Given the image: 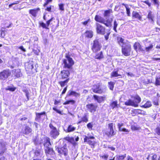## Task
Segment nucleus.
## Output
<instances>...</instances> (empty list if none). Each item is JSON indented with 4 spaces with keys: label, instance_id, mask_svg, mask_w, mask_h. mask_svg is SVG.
<instances>
[{
    "label": "nucleus",
    "instance_id": "f257e3e1",
    "mask_svg": "<svg viewBox=\"0 0 160 160\" xmlns=\"http://www.w3.org/2000/svg\"><path fill=\"white\" fill-rule=\"evenodd\" d=\"M42 142H40V144L43 143L45 152L47 156L48 154L53 155L54 152L52 148L51 147V144L50 138L47 137H45L42 138Z\"/></svg>",
    "mask_w": 160,
    "mask_h": 160
},
{
    "label": "nucleus",
    "instance_id": "f03ea898",
    "mask_svg": "<svg viewBox=\"0 0 160 160\" xmlns=\"http://www.w3.org/2000/svg\"><path fill=\"white\" fill-rule=\"evenodd\" d=\"M95 20L97 22L103 23L107 27H110L112 26V18H106L105 19L101 16L96 15L95 17Z\"/></svg>",
    "mask_w": 160,
    "mask_h": 160
},
{
    "label": "nucleus",
    "instance_id": "7ed1b4c3",
    "mask_svg": "<svg viewBox=\"0 0 160 160\" xmlns=\"http://www.w3.org/2000/svg\"><path fill=\"white\" fill-rule=\"evenodd\" d=\"M50 128V137L54 139H56L60 134V131L55 127L53 123H51L49 125Z\"/></svg>",
    "mask_w": 160,
    "mask_h": 160
},
{
    "label": "nucleus",
    "instance_id": "20e7f679",
    "mask_svg": "<svg viewBox=\"0 0 160 160\" xmlns=\"http://www.w3.org/2000/svg\"><path fill=\"white\" fill-rule=\"evenodd\" d=\"M63 66L64 68L68 69H72L73 65L74 64V62L69 56L67 55L66 58L63 60Z\"/></svg>",
    "mask_w": 160,
    "mask_h": 160
},
{
    "label": "nucleus",
    "instance_id": "39448f33",
    "mask_svg": "<svg viewBox=\"0 0 160 160\" xmlns=\"http://www.w3.org/2000/svg\"><path fill=\"white\" fill-rule=\"evenodd\" d=\"M122 53L125 56H128L130 55L131 46L129 42L126 41L125 44L122 45Z\"/></svg>",
    "mask_w": 160,
    "mask_h": 160
},
{
    "label": "nucleus",
    "instance_id": "423d86ee",
    "mask_svg": "<svg viewBox=\"0 0 160 160\" xmlns=\"http://www.w3.org/2000/svg\"><path fill=\"white\" fill-rule=\"evenodd\" d=\"M141 102V98L138 95L135 96L134 99L132 100L129 99L125 102V104L127 106H131L134 107L138 106V104Z\"/></svg>",
    "mask_w": 160,
    "mask_h": 160
},
{
    "label": "nucleus",
    "instance_id": "0eeeda50",
    "mask_svg": "<svg viewBox=\"0 0 160 160\" xmlns=\"http://www.w3.org/2000/svg\"><path fill=\"white\" fill-rule=\"evenodd\" d=\"M104 133L107 136L111 137L115 134L113 129V123L108 124V128L104 131Z\"/></svg>",
    "mask_w": 160,
    "mask_h": 160
},
{
    "label": "nucleus",
    "instance_id": "6e6552de",
    "mask_svg": "<svg viewBox=\"0 0 160 160\" xmlns=\"http://www.w3.org/2000/svg\"><path fill=\"white\" fill-rule=\"evenodd\" d=\"M92 45L91 49L93 52L99 51L102 47L101 43L97 40H94Z\"/></svg>",
    "mask_w": 160,
    "mask_h": 160
},
{
    "label": "nucleus",
    "instance_id": "1a4fd4ad",
    "mask_svg": "<svg viewBox=\"0 0 160 160\" xmlns=\"http://www.w3.org/2000/svg\"><path fill=\"white\" fill-rule=\"evenodd\" d=\"M56 150L58 152L59 154L63 155L65 156L68 154V150L67 148L66 144H64L62 147L60 146L56 147Z\"/></svg>",
    "mask_w": 160,
    "mask_h": 160
},
{
    "label": "nucleus",
    "instance_id": "9d476101",
    "mask_svg": "<svg viewBox=\"0 0 160 160\" xmlns=\"http://www.w3.org/2000/svg\"><path fill=\"white\" fill-rule=\"evenodd\" d=\"M11 72L9 69L3 70L0 72V79L5 80L10 75Z\"/></svg>",
    "mask_w": 160,
    "mask_h": 160
},
{
    "label": "nucleus",
    "instance_id": "9b49d317",
    "mask_svg": "<svg viewBox=\"0 0 160 160\" xmlns=\"http://www.w3.org/2000/svg\"><path fill=\"white\" fill-rule=\"evenodd\" d=\"M96 30L97 33L104 35L105 33V28L100 24L96 22L95 24Z\"/></svg>",
    "mask_w": 160,
    "mask_h": 160
},
{
    "label": "nucleus",
    "instance_id": "f8f14e48",
    "mask_svg": "<svg viewBox=\"0 0 160 160\" xmlns=\"http://www.w3.org/2000/svg\"><path fill=\"white\" fill-rule=\"evenodd\" d=\"M93 92L96 93L101 94L103 92V90L102 89L100 86L99 85H94L92 88Z\"/></svg>",
    "mask_w": 160,
    "mask_h": 160
},
{
    "label": "nucleus",
    "instance_id": "ddd939ff",
    "mask_svg": "<svg viewBox=\"0 0 160 160\" xmlns=\"http://www.w3.org/2000/svg\"><path fill=\"white\" fill-rule=\"evenodd\" d=\"M32 131L31 128L26 125L22 130L21 132L23 134L27 135L31 132Z\"/></svg>",
    "mask_w": 160,
    "mask_h": 160
},
{
    "label": "nucleus",
    "instance_id": "4468645a",
    "mask_svg": "<svg viewBox=\"0 0 160 160\" xmlns=\"http://www.w3.org/2000/svg\"><path fill=\"white\" fill-rule=\"evenodd\" d=\"M87 108L89 109L91 112H94L96 110L97 106L94 105L92 104H90L87 105Z\"/></svg>",
    "mask_w": 160,
    "mask_h": 160
},
{
    "label": "nucleus",
    "instance_id": "2eb2a0df",
    "mask_svg": "<svg viewBox=\"0 0 160 160\" xmlns=\"http://www.w3.org/2000/svg\"><path fill=\"white\" fill-rule=\"evenodd\" d=\"M93 97L94 100L99 103L104 101L105 99V97L99 96L96 95H94Z\"/></svg>",
    "mask_w": 160,
    "mask_h": 160
},
{
    "label": "nucleus",
    "instance_id": "dca6fc26",
    "mask_svg": "<svg viewBox=\"0 0 160 160\" xmlns=\"http://www.w3.org/2000/svg\"><path fill=\"white\" fill-rule=\"evenodd\" d=\"M84 141L85 142H87L89 145H91L92 148H94L95 145L96 144V142L94 140V139H92L89 140V138L88 139V138H84Z\"/></svg>",
    "mask_w": 160,
    "mask_h": 160
},
{
    "label": "nucleus",
    "instance_id": "f3484780",
    "mask_svg": "<svg viewBox=\"0 0 160 160\" xmlns=\"http://www.w3.org/2000/svg\"><path fill=\"white\" fill-rule=\"evenodd\" d=\"M133 47L134 50L137 52L138 50H139L140 51H144L143 49L142 48L141 45L138 42H135Z\"/></svg>",
    "mask_w": 160,
    "mask_h": 160
},
{
    "label": "nucleus",
    "instance_id": "a211bd4d",
    "mask_svg": "<svg viewBox=\"0 0 160 160\" xmlns=\"http://www.w3.org/2000/svg\"><path fill=\"white\" fill-rule=\"evenodd\" d=\"M62 74V78L65 79L67 78L70 74L69 71L68 70H63L61 72Z\"/></svg>",
    "mask_w": 160,
    "mask_h": 160
},
{
    "label": "nucleus",
    "instance_id": "6ab92c4d",
    "mask_svg": "<svg viewBox=\"0 0 160 160\" xmlns=\"http://www.w3.org/2000/svg\"><path fill=\"white\" fill-rule=\"evenodd\" d=\"M26 68L28 69V70H32L33 68V62L32 61H29V62L25 64Z\"/></svg>",
    "mask_w": 160,
    "mask_h": 160
},
{
    "label": "nucleus",
    "instance_id": "aec40b11",
    "mask_svg": "<svg viewBox=\"0 0 160 160\" xmlns=\"http://www.w3.org/2000/svg\"><path fill=\"white\" fill-rule=\"evenodd\" d=\"M39 10L40 9L39 8L30 10L29 13L32 14L33 17H36L37 16V13Z\"/></svg>",
    "mask_w": 160,
    "mask_h": 160
},
{
    "label": "nucleus",
    "instance_id": "412c9836",
    "mask_svg": "<svg viewBox=\"0 0 160 160\" xmlns=\"http://www.w3.org/2000/svg\"><path fill=\"white\" fill-rule=\"evenodd\" d=\"M132 17L133 18H137L140 20L142 19V17L137 12L133 11L132 12Z\"/></svg>",
    "mask_w": 160,
    "mask_h": 160
},
{
    "label": "nucleus",
    "instance_id": "4be33fe9",
    "mask_svg": "<svg viewBox=\"0 0 160 160\" xmlns=\"http://www.w3.org/2000/svg\"><path fill=\"white\" fill-rule=\"evenodd\" d=\"M117 41L118 44L122 47V45L125 44L126 41H124V40L121 37H117Z\"/></svg>",
    "mask_w": 160,
    "mask_h": 160
},
{
    "label": "nucleus",
    "instance_id": "5701e85b",
    "mask_svg": "<svg viewBox=\"0 0 160 160\" xmlns=\"http://www.w3.org/2000/svg\"><path fill=\"white\" fill-rule=\"evenodd\" d=\"M85 37L91 38L93 36V32L91 30H88L85 33Z\"/></svg>",
    "mask_w": 160,
    "mask_h": 160
},
{
    "label": "nucleus",
    "instance_id": "b1692460",
    "mask_svg": "<svg viewBox=\"0 0 160 160\" xmlns=\"http://www.w3.org/2000/svg\"><path fill=\"white\" fill-rule=\"evenodd\" d=\"M72 95L77 97L79 96L80 94L73 91H69L68 92L67 96H70Z\"/></svg>",
    "mask_w": 160,
    "mask_h": 160
},
{
    "label": "nucleus",
    "instance_id": "393cba45",
    "mask_svg": "<svg viewBox=\"0 0 160 160\" xmlns=\"http://www.w3.org/2000/svg\"><path fill=\"white\" fill-rule=\"evenodd\" d=\"M76 128L73 126L72 125H69L67 129L65 130L66 132H69L74 131L76 129Z\"/></svg>",
    "mask_w": 160,
    "mask_h": 160
},
{
    "label": "nucleus",
    "instance_id": "a878e982",
    "mask_svg": "<svg viewBox=\"0 0 160 160\" xmlns=\"http://www.w3.org/2000/svg\"><path fill=\"white\" fill-rule=\"evenodd\" d=\"M126 157V154L123 155H117L115 156L116 160H124Z\"/></svg>",
    "mask_w": 160,
    "mask_h": 160
},
{
    "label": "nucleus",
    "instance_id": "bb28decb",
    "mask_svg": "<svg viewBox=\"0 0 160 160\" xmlns=\"http://www.w3.org/2000/svg\"><path fill=\"white\" fill-rule=\"evenodd\" d=\"M118 70L115 71V70L114 69V70L112 72L111 74V77L112 78L121 76V75L118 74Z\"/></svg>",
    "mask_w": 160,
    "mask_h": 160
},
{
    "label": "nucleus",
    "instance_id": "cd10ccee",
    "mask_svg": "<svg viewBox=\"0 0 160 160\" xmlns=\"http://www.w3.org/2000/svg\"><path fill=\"white\" fill-rule=\"evenodd\" d=\"M103 58V56L102 52H100L99 53H97L95 56L96 59H100Z\"/></svg>",
    "mask_w": 160,
    "mask_h": 160
},
{
    "label": "nucleus",
    "instance_id": "c85d7f7f",
    "mask_svg": "<svg viewBox=\"0 0 160 160\" xmlns=\"http://www.w3.org/2000/svg\"><path fill=\"white\" fill-rule=\"evenodd\" d=\"M131 129L132 131H139L140 128L137 125H132L131 126Z\"/></svg>",
    "mask_w": 160,
    "mask_h": 160
},
{
    "label": "nucleus",
    "instance_id": "c756f323",
    "mask_svg": "<svg viewBox=\"0 0 160 160\" xmlns=\"http://www.w3.org/2000/svg\"><path fill=\"white\" fill-rule=\"evenodd\" d=\"M111 11H112V10L111 9H109L105 11L103 14L104 17H106L109 16L110 13Z\"/></svg>",
    "mask_w": 160,
    "mask_h": 160
},
{
    "label": "nucleus",
    "instance_id": "7c9ffc66",
    "mask_svg": "<svg viewBox=\"0 0 160 160\" xmlns=\"http://www.w3.org/2000/svg\"><path fill=\"white\" fill-rule=\"evenodd\" d=\"M152 105L151 102L150 101H147L144 105L142 106V107L144 108H148Z\"/></svg>",
    "mask_w": 160,
    "mask_h": 160
},
{
    "label": "nucleus",
    "instance_id": "2f4dec72",
    "mask_svg": "<svg viewBox=\"0 0 160 160\" xmlns=\"http://www.w3.org/2000/svg\"><path fill=\"white\" fill-rule=\"evenodd\" d=\"M69 80V78H68L64 81H60L59 82V83L60 84L61 87H63L65 86V84L68 82Z\"/></svg>",
    "mask_w": 160,
    "mask_h": 160
},
{
    "label": "nucleus",
    "instance_id": "473e14b6",
    "mask_svg": "<svg viewBox=\"0 0 160 160\" xmlns=\"http://www.w3.org/2000/svg\"><path fill=\"white\" fill-rule=\"evenodd\" d=\"M117 101H115L112 102L110 104V106L112 108V109L114 108L118 107Z\"/></svg>",
    "mask_w": 160,
    "mask_h": 160
},
{
    "label": "nucleus",
    "instance_id": "72a5a7b5",
    "mask_svg": "<svg viewBox=\"0 0 160 160\" xmlns=\"http://www.w3.org/2000/svg\"><path fill=\"white\" fill-rule=\"evenodd\" d=\"M123 5L125 6V7L126 8L127 13V15L128 16H130V9L128 6L127 5H126L124 3H123L122 4Z\"/></svg>",
    "mask_w": 160,
    "mask_h": 160
},
{
    "label": "nucleus",
    "instance_id": "f704fd0d",
    "mask_svg": "<svg viewBox=\"0 0 160 160\" xmlns=\"http://www.w3.org/2000/svg\"><path fill=\"white\" fill-rule=\"evenodd\" d=\"M108 87L109 89L112 90H113L115 83L112 82H108Z\"/></svg>",
    "mask_w": 160,
    "mask_h": 160
},
{
    "label": "nucleus",
    "instance_id": "c9c22d12",
    "mask_svg": "<svg viewBox=\"0 0 160 160\" xmlns=\"http://www.w3.org/2000/svg\"><path fill=\"white\" fill-rule=\"evenodd\" d=\"M152 13V12L151 11H149L148 15V19H150L151 22H153V16Z\"/></svg>",
    "mask_w": 160,
    "mask_h": 160
},
{
    "label": "nucleus",
    "instance_id": "e433bc0d",
    "mask_svg": "<svg viewBox=\"0 0 160 160\" xmlns=\"http://www.w3.org/2000/svg\"><path fill=\"white\" fill-rule=\"evenodd\" d=\"M46 112H43L40 113H36V120L38 119H40L41 118V116L42 115H45Z\"/></svg>",
    "mask_w": 160,
    "mask_h": 160
},
{
    "label": "nucleus",
    "instance_id": "4c0bfd02",
    "mask_svg": "<svg viewBox=\"0 0 160 160\" xmlns=\"http://www.w3.org/2000/svg\"><path fill=\"white\" fill-rule=\"evenodd\" d=\"M155 84L156 86L160 85V76H158L156 78Z\"/></svg>",
    "mask_w": 160,
    "mask_h": 160
},
{
    "label": "nucleus",
    "instance_id": "58836bf2",
    "mask_svg": "<svg viewBox=\"0 0 160 160\" xmlns=\"http://www.w3.org/2000/svg\"><path fill=\"white\" fill-rule=\"evenodd\" d=\"M75 101L73 100H68L63 103L64 105H66L71 103L72 104L74 103Z\"/></svg>",
    "mask_w": 160,
    "mask_h": 160
},
{
    "label": "nucleus",
    "instance_id": "ea45409f",
    "mask_svg": "<svg viewBox=\"0 0 160 160\" xmlns=\"http://www.w3.org/2000/svg\"><path fill=\"white\" fill-rule=\"evenodd\" d=\"M118 25V24L116 21L115 20L114 22L113 30L115 32H117L116 28Z\"/></svg>",
    "mask_w": 160,
    "mask_h": 160
},
{
    "label": "nucleus",
    "instance_id": "a19ab883",
    "mask_svg": "<svg viewBox=\"0 0 160 160\" xmlns=\"http://www.w3.org/2000/svg\"><path fill=\"white\" fill-rule=\"evenodd\" d=\"M82 120L83 122H87L88 121V118H87L86 114H85L84 116L82 118Z\"/></svg>",
    "mask_w": 160,
    "mask_h": 160
},
{
    "label": "nucleus",
    "instance_id": "79ce46f5",
    "mask_svg": "<svg viewBox=\"0 0 160 160\" xmlns=\"http://www.w3.org/2000/svg\"><path fill=\"white\" fill-rule=\"evenodd\" d=\"M40 25L43 28L48 29V28L46 26V24L43 22H40L39 23Z\"/></svg>",
    "mask_w": 160,
    "mask_h": 160
},
{
    "label": "nucleus",
    "instance_id": "37998d69",
    "mask_svg": "<svg viewBox=\"0 0 160 160\" xmlns=\"http://www.w3.org/2000/svg\"><path fill=\"white\" fill-rule=\"evenodd\" d=\"M64 4H59V9L60 10L62 11H64Z\"/></svg>",
    "mask_w": 160,
    "mask_h": 160
},
{
    "label": "nucleus",
    "instance_id": "c03bdc74",
    "mask_svg": "<svg viewBox=\"0 0 160 160\" xmlns=\"http://www.w3.org/2000/svg\"><path fill=\"white\" fill-rule=\"evenodd\" d=\"M5 32L3 30L0 31V36L2 38H4L5 36Z\"/></svg>",
    "mask_w": 160,
    "mask_h": 160
},
{
    "label": "nucleus",
    "instance_id": "a18cd8bd",
    "mask_svg": "<svg viewBox=\"0 0 160 160\" xmlns=\"http://www.w3.org/2000/svg\"><path fill=\"white\" fill-rule=\"evenodd\" d=\"M153 45L152 44L150 45L149 47H146L145 50L146 51H149L151 50L153 48Z\"/></svg>",
    "mask_w": 160,
    "mask_h": 160
},
{
    "label": "nucleus",
    "instance_id": "49530a36",
    "mask_svg": "<svg viewBox=\"0 0 160 160\" xmlns=\"http://www.w3.org/2000/svg\"><path fill=\"white\" fill-rule=\"evenodd\" d=\"M156 133L158 135H160V128L158 127L155 130Z\"/></svg>",
    "mask_w": 160,
    "mask_h": 160
},
{
    "label": "nucleus",
    "instance_id": "de8ad7c7",
    "mask_svg": "<svg viewBox=\"0 0 160 160\" xmlns=\"http://www.w3.org/2000/svg\"><path fill=\"white\" fill-rule=\"evenodd\" d=\"M152 82V81L150 79L144 80L143 82V83L145 84H148Z\"/></svg>",
    "mask_w": 160,
    "mask_h": 160
},
{
    "label": "nucleus",
    "instance_id": "09e8293b",
    "mask_svg": "<svg viewBox=\"0 0 160 160\" xmlns=\"http://www.w3.org/2000/svg\"><path fill=\"white\" fill-rule=\"evenodd\" d=\"M53 19H54V18L52 17L49 20H48L47 21L46 24L47 26V27L49 26L50 22H52L53 20Z\"/></svg>",
    "mask_w": 160,
    "mask_h": 160
},
{
    "label": "nucleus",
    "instance_id": "8fccbe9b",
    "mask_svg": "<svg viewBox=\"0 0 160 160\" xmlns=\"http://www.w3.org/2000/svg\"><path fill=\"white\" fill-rule=\"evenodd\" d=\"M52 109L53 110L56 112H57L58 113L61 114H62V112L60 110L57 109L56 107H53V108Z\"/></svg>",
    "mask_w": 160,
    "mask_h": 160
},
{
    "label": "nucleus",
    "instance_id": "3c124183",
    "mask_svg": "<svg viewBox=\"0 0 160 160\" xmlns=\"http://www.w3.org/2000/svg\"><path fill=\"white\" fill-rule=\"evenodd\" d=\"M119 131H120L124 132H129V131L128 130L124 128H122L120 129H120L119 130Z\"/></svg>",
    "mask_w": 160,
    "mask_h": 160
},
{
    "label": "nucleus",
    "instance_id": "603ef678",
    "mask_svg": "<svg viewBox=\"0 0 160 160\" xmlns=\"http://www.w3.org/2000/svg\"><path fill=\"white\" fill-rule=\"evenodd\" d=\"M35 154L36 157L38 156L40 154V151L36 150L35 152Z\"/></svg>",
    "mask_w": 160,
    "mask_h": 160
},
{
    "label": "nucleus",
    "instance_id": "864d4df0",
    "mask_svg": "<svg viewBox=\"0 0 160 160\" xmlns=\"http://www.w3.org/2000/svg\"><path fill=\"white\" fill-rule=\"evenodd\" d=\"M87 126L89 129H92L93 126L92 123L90 122L87 124Z\"/></svg>",
    "mask_w": 160,
    "mask_h": 160
},
{
    "label": "nucleus",
    "instance_id": "5fc2aeb1",
    "mask_svg": "<svg viewBox=\"0 0 160 160\" xmlns=\"http://www.w3.org/2000/svg\"><path fill=\"white\" fill-rule=\"evenodd\" d=\"M142 111L140 109H136L134 110V112L136 113L139 114H142Z\"/></svg>",
    "mask_w": 160,
    "mask_h": 160
},
{
    "label": "nucleus",
    "instance_id": "6e6d98bb",
    "mask_svg": "<svg viewBox=\"0 0 160 160\" xmlns=\"http://www.w3.org/2000/svg\"><path fill=\"white\" fill-rule=\"evenodd\" d=\"M100 157H101L102 159H104L105 160H106L107 159L108 157V155L106 154L101 156H100Z\"/></svg>",
    "mask_w": 160,
    "mask_h": 160
},
{
    "label": "nucleus",
    "instance_id": "4d7b16f0",
    "mask_svg": "<svg viewBox=\"0 0 160 160\" xmlns=\"http://www.w3.org/2000/svg\"><path fill=\"white\" fill-rule=\"evenodd\" d=\"M52 0H47L46 1V2L44 3L43 6L44 7H45L47 6L49 2H52Z\"/></svg>",
    "mask_w": 160,
    "mask_h": 160
},
{
    "label": "nucleus",
    "instance_id": "13d9d810",
    "mask_svg": "<svg viewBox=\"0 0 160 160\" xmlns=\"http://www.w3.org/2000/svg\"><path fill=\"white\" fill-rule=\"evenodd\" d=\"M123 123H118V129L119 130L120 129H120L121 128H122V127L123 126Z\"/></svg>",
    "mask_w": 160,
    "mask_h": 160
},
{
    "label": "nucleus",
    "instance_id": "bf43d9fd",
    "mask_svg": "<svg viewBox=\"0 0 160 160\" xmlns=\"http://www.w3.org/2000/svg\"><path fill=\"white\" fill-rule=\"evenodd\" d=\"M144 2L146 3V4H147V5H148V7H150L151 6V3L149 2V0H146Z\"/></svg>",
    "mask_w": 160,
    "mask_h": 160
},
{
    "label": "nucleus",
    "instance_id": "052dcab7",
    "mask_svg": "<svg viewBox=\"0 0 160 160\" xmlns=\"http://www.w3.org/2000/svg\"><path fill=\"white\" fill-rule=\"evenodd\" d=\"M15 88H11V87H8L7 88V90H9L10 91H15Z\"/></svg>",
    "mask_w": 160,
    "mask_h": 160
},
{
    "label": "nucleus",
    "instance_id": "680f3d73",
    "mask_svg": "<svg viewBox=\"0 0 160 160\" xmlns=\"http://www.w3.org/2000/svg\"><path fill=\"white\" fill-rule=\"evenodd\" d=\"M152 2L154 4H158V0H151Z\"/></svg>",
    "mask_w": 160,
    "mask_h": 160
},
{
    "label": "nucleus",
    "instance_id": "e2e57ef3",
    "mask_svg": "<svg viewBox=\"0 0 160 160\" xmlns=\"http://www.w3.org/2000/svg\"><path fill=\"white\" fill-rule=\"evenodd\" d=\"M126 73L127 75L128 76L133 77L134 76V74L132 73L131 72H127Z\"/></svg>",
    "mask_w": 160,
    "mask_h": 160
},
{
    "label": "nucleus",
    "instance_id": "0e129e2a",
    "mask_svg": "<svg viewBox=\"0 0 160 160\" xmlns=\"http://www.w3.org/2000/svg\"><path fill=\"white\" fill-rule=\"evenodd\" d=\"M18 48L20 49L23 52H25L26 51V50L22 46H21L19 47Z\"/></svg>",
    "mask_w": 160,
    "mask_h": 160
},
{
    "label": "nucleus",
    "instance_id": "69168bd1",
    "mask_svg": "<svg viewBox=\"0 0 160 160\" xmlns=\"http://www.w3.org/2000/svg\"><path fill=\"white\" fill-rule=\"evenodd\" d=\"M88 138V139L89 138V140L93 139H94V137L92 136H88L87 137L86 136L85 138Z\"/></svg>",
    "mask_w": 160,
    "mask_h": 160
},
{
    "label": "nucleus",
    "instance_id": "338daca9",
    "mask_svg": "<svg viewBox=\"0 0 160 160\" xmlns=\"http://www.w3.org/2000/svg\"><path fill=\"white\" fill-rule=\"evenodd\" d=\"M157 156L156 155H154L152 156V160H156Z\"/></svg>",
    "mask_w": 160,
    "mask_h": 160
},
{
    "label": "nucleus",
    "instance_id": "774afa93",
    "mask_svg": "<svg viewBox=\"0 0 160 160\" xmlns=\"http://www.w3.org/2000/svg\"><path fill=\"white\" fill-rule=\"evenodd\" d=\"M67 87H65L63 90L62 91V94H64L66 91H67Z\"/></svg>",
    "mask_w": 160,
    "mask_h": 160
}]
</instances>
